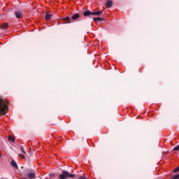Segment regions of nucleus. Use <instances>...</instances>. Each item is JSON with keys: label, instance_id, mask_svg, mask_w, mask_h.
Listing matches in <instances>:
<instances>
[{"label": "nucleus", "instance_id": "f3484780", "mask_svg": "<svg viewBox=\"0 0 179 179\" xmlns=\"http://www.w3.org/2000/svg\"><path fill=\"white\" fill-rule=\"evenodd\" d=\"M172 179H179V174L175 175Z\"/></svg>", "mask_w": 179, "mask_h": 179}, {"label": "nucleus", "instance_id": "f257e3e1", "mask_svg": "<svg viewBox=\"0 0 179 179\" xmlns=\"http://www.w3.org/2000/svg\"><path fill=\"white\" fill-rule=\"evenodd\" d=\"M8 113V103L0 98V116L5 115Z\"/></svg>", "mask_w": 179, "mask_h": 179}, {"label": "nucleus", "instance_id": "6e6552de", "mask_svg": "<svg viewBox=\"0 0 179 179\" xmlns=\"http://www.w3.org/2000/svg\"><path fill=\"white\" fill-rule=\"evenodd\" d=\"M9 26V24L8 22L3 23L0 24V29L2 30L6 29Z\"/></svg>", "mask_w": 179, "mask_h": 179}, {"label": "nucleus", "instance_id": "20e7f679", "mask_svg": "<svg viewBox=\"0 0 179 179\" xmlns=\"http://www.w3.org/2000/svg\"><path fill=\"white\" fill-rule=\"evenodd\" d=\"M14 13L17 19H20V17L23 16V13H22L21 11H15Z\"/></svg>", "mask_w": 179, "mask_h": 179}, {"label": "nucleus", "instance_id": "423d86ee", "mask_svg": "<svg viewBox=\"0 0 179 179\" xmlns=\"http://www.w3.org/2000/svg\"><path fill=\"white\" fill-rule=\"evenodd\" d=\"M92 12H91L90 10H86L85 12H84L83 15L85 17H90V16H92Z\"/></svg>", "mask_w": 179, "mask_h": 179}, {"label": "nucleus", "instance_id": "4468645a", "mask_svg": "<svg viewBox=\"0 0 179 179\" xmlns=\"http://www.w3.org/2000/svg\"><path fill=\"white\" fill-rule=\"evenodd\" d=\"M45 20H50L51 19V15L47 13L45 17Z\"/></svg>", "mask_w": 179, "mask_h": 179}, {"label": "nucleus", "instance_id": "0eeeda50", "mask_svg": "<svg viewBox=\"0 0 179 179\" xmlns=\"http://www.w3.org/2000/svg\"><path fill=\"white\" fill-rule=\"evenodd\" d=\"M79 17H80V15H79L78 13L73 14L71 16L72 20H74V21L78 20V19H79Z\"/></svg>", "mask_w": 179, "mask_h": 179}, {"label": "nucleus", "instance_id": "1a4fd4ad", "mask_svg": "<svg viewBox=\"0 0 179 179\" xmlns=\"http://www.w3.org/2000/svg\"><path fill=\"white\" fill-rule=\"evenodd\" d=\"M63 21L66 24L72 23V22L71 21V18L69 17H66L63 18Z\"/></svg>", "mask_w": 179, "mask_h": 179}, {"label": "nucleus", "instance_id": "9b49d317", "mask_svg": "<svg viewBox=\"0 0 179 179\" xmlns=\"http://www.w3.org/2000/svg\"><path fill=\"white\" fill-rule=\"evenodd\" d=\"M10 164L13 166V167H14V169H18L17 164H16L15 161L12 160Z\"/></svg>", "mask_w": 179, "mask_h": 179}, {"label": "nucleus", "instance_id": "9d476101", "mask_svg": "<svg viewBox=\"0 0 179 179\" xmlns=\"http://www.w3.org/2000/svg\"><path fill=\"white\" fill-rule=\"evenodd\" d=\"M103 14V11H96V12H92V15L94 16H100V15Z\"/></svg>", "mask_w": 179, "mask_h": 179}, {"label": "nucleus", "instance_id": "dca6fc26", "mask_svg": "<svg viewBox=\"0 0 179 179\" xmlns=\"http://www.w3.org/2000/svg\"><path fill=\"white\" fill-rule=\"evenodd\" d=\"M20 150H22V153H23L24 155H26V151H24V148L21 147V148H20Z\"/></svg>", "mask_w": 179, "mask_h": 179}, {"label": "nucleus", "instance_id": "7ed1b4c3", "mask_svg": "<svg viewBox=\"0 0 179 179\" xmlns=\"http://www.w3.org/2000/svg\"><path fill=\"white\" fill-rule=\"evenodd\" d=\"M25 174H27V177L29 179H33L36 177V173H34V170L26 169Z\"/></svg>", "mask_w": 179, "mask_h": 179}, {"label": "nucleus", "instance_id": "f8f14e48", "mask_svg": "<svg viewBox=\"0 0 179 179\" xmlns=\"http://www.w3.org/2000/svg\"><path fill=\"white\" fill-rule=\"evenodd\" d=\"M8 141H10V142H12L13 143V142H15V137L13 136V135H8Z\"/></svg>", "mask_w": 179, "mask_h": 179}, {"label": "nucleus", "instance_id": "f03ea898", "mask_svg": "<svg viewBox=\"0 0 179 179\" xmlns=\"http://www.w3.org/2000/svg\"><path fill=\"white\" fill-rule=\"evenodd\" d=\"M59 179L75 178V174L70 173L69 171L64 170L62 173L59 175Z\"/></svg>", "mask_w": 179, "mask_h": 179}, {"label": "nucleus", "instance_id": "ddd939ff", "mask_svg": "<svg viewBox=\"0 0 179 179\" xmlns=\"http://www.w3.org/2000/svg\"><path fill=\"white\" fill-rule=\"evenodd\" d=\"M94 22H101L103 20H104V18H101V17H94L93 18Z\"/></svg>", "mask_w": 179, "mask_h": 179}, {"label": "nucleus", "instance_id": "6ab92c4d", "mask_svg": "<svg viewBox=\"0 0 179 179\" xmlns=\"http://www.w3.org/2000/svg\"><path fill=\"white\" fill-rule=\"evenodd\" d=\"M1 152H0V159H1Z\"/></svg>", "mask_w": 179, "mask_h": 179}, {"label": "nucleus", "instance_id": "39448f33", "mask_svg": "<svg viewBox=\"0 0 179 179\" xmlns=\"http://www.w3.org/2000/svg\"><path fill=\"white\" fill-rule=\"evenodd\" d=\"M106 6L107 9H110L113 6V1L108 0L106 1Z\"/></svg>", "mask_w": 179, "mask_h": 179}, {"label": "nucleus", "instance_id": "a211bd4d", "mask_svg": "<svg viewBox=\"0 0 179 179\" xmlns=\"http://www.w3.org/2000/svg\"><path fill=\"white\" fill-rule=\"evenodd\" d=\"M78 179H87L85 177L80 176Z\"/></svg>", "mask_w": 179, "mask_h": 179}, {"label": "nucleus", "instance_id": "2eb2a0df", "mask_svg": "<svg viewBox=\"0 0 179 179\" xmlns=\"http://www.w3.org/2000/svg\"><path fill=\"white\" fill-rule=\"evenodd\" d=\"M173 150L174 151H179V145L176 146L174 148H173Z\"/></svg>", "mask_w": 179, "mask_h": 179}]
</instances>
